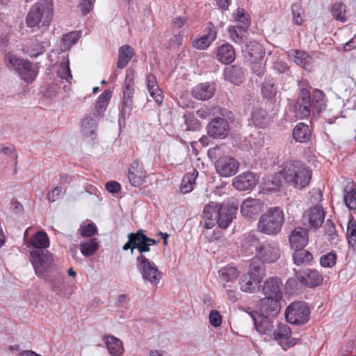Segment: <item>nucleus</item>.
<instances>
[{"instance_id":"obj_1","label":"nucleus","mask_w":356,"mask_h":356,"mask_svg":"<svg viewBox=\"0 0 356 356\" xmlns=\"http://www.w3.org/2000/svg\"><path fill=\"white\" fill-rule=\"evenodd\" d=\"M238 207L234 203L218 204L211 202L203 210L204 227L213 228L216 223L220 228L226 229L235 218Z\"/></svg>"},{"instance_id":"obj_2","label":"nucleus","mask_w":356,"mask_h":356,"mask_svg":"<svg viewBox=\"0 0 356 356\" xmlns=\"http://www.w3.org/2000/svg\"><path fill=\"white\" fill-rule=\"evenodd\" d=\"M279 174L287 184L300 190L309 184L312 171L303 162L290 160L284 163Z\"/></svg>"},{"instance_id":"obj_3","label":"nucleus","mask_w":356,"mask_h":356,"mask_svg":"<svg viewBox=\"0 0 356 356\" xmlns=\"http://www.w3.org/2000/svg\"><path fill=\"white\" fill-rule=\"evenodd\" d=\"M323 92L318 89L313 90L312 97L307 88H301L297 99L295 108L297 115L300 118H306L312 111L320 113L325 108Z\"/></svg>"},{"instance_id":"obj_4","label":"nucleus","mask_w":356,"mask_h":356,"mask_svg":"<svg viewBox=\"0 0 356 356\" xmlns=\"http://www.w3.org/2000/svg\"><path fill=\"white\" fill-rule=\"evenodd\" d=\"M53 16L52 0H39L33 4L26 18L27 26L48 27Z\"/></svg>"},{"instance_id":"obj_5","label":"nucleus","mask_w":356,"mask_h":356,"mask_svg":"<svg viewBox=\"0 0 356 356\" xmlns=\"http://www.w3.org/2000/svg\"><path fill=\"white\" fill-rule=\"evenodd\" d=\"M284 221L283 211L278 207L270 208L260 216L257 229L262 234L275 235L281 231Z\"/></svg>"},{"instance_id":"obj_6","label":"nucleus","mask_w":356,"mask_h":356,"mask_svg":"<svg viewBox=\"0 0 356 356\" xmlns=\"http://www.w3.org/2000/svg\"><path fill=\"white\" fill-rule=\"evenodd\" d=\"M4 60L8 67L17 71L21 79L27 83L32 82L37 76V70L28 60H24L10 53L5 56Z\"/></svg>"},{"instance_id":"obj_7","label":"nucleus","mask_w":356,"mask_h":356,"mask_svg":"<svg viewBox=\"0 0 356 356\" xmlns=\"http://www.w3.org/2000/svg\"><path fill=\"white\" fill-rule=\"evenodd\" d=\"M31 256L35 274L46 278V274L55 266L52 254L44 250H35L31 252Z\"/></svg>"},{"instance_id":"obj_8","label":"nucleus","mask_w":356,"mask_h":356,"mask_svg":"<svg viewBox=\"0 0 356 356\" xmlns=\"http://www.w3.org/2000/svg\"><path fill=\"white\" fill-rule=\"evenodd\" d=\"M284 314L290 324L302 325L309 321L310 309L304 302H294L286 307Z\"/></svg>"},{"instance_id":"obj_9","label":"nucleus","mask_w":356,"mask_h":356,"mask_svg":"<svg viewBox=\"0 0 356 356\" xmlns=\"http://www.w3.org/2000/svg\"><path fill=\"white\" fill-rule=\"evenodd\" d=\"M136 266L145 281L152 284H157L161 278V273L156 265L145 254H139L136 257Z\"/></svg>"},{"instance_id":"obj_10","label":"nucleus","mask_w":356,"mask_h":356,"mask_svg":"<svg viewBox=\"0 0 356 356\" xmlns=\"http://www.w3.org/2000/svg\"><path fill=\"white\" fill-rule=\"evenodd\" d=\"M325 215V211L321 206H314L303 213L302 216V225L307 228L316 229L322 225Z\"/></svg>"},{"instance_id":"obj_11","label":"nucleus","mask_w":356,"mask_h":356,"mask_svg":"<svg viewBox=\"0 0 356 356\" xmlns=\"http://www.w3.org/2000/svg\"><path fill=\"white\" fill-rule=\"evenodd\" d=\"M255 257L267 264L274 263L280 257V250L276 243L265 241L257 248Z\"/></svg>"},{"instance_id":"obj_12","label":"nucleus","mask_w":356,"mask_h":356,"mask_svg":"<svg viewBox=\"0 0 356 356\" xmlns=\"http://www.w3.org/2000/svg\"><path fill=\"white\" fill-rule=\"evenodd\" d=\"M217 172L221 177H231L238 170L239 163L233 157L225 156L220 157L215 163Z\"/></svg>"},{"instance_id":"obj_13","label":"nucleus","mask_w":356,"mask_h":356,"mask_svg":"<svg viewBox=\"0 0 356 356\" xmlns=\"http://www.w3.org/2000/svg\"><path fill=\"white\" fill-rule=\"evenodd\" d=\"M207 134L213 138H225L230 131L227 120L222 118H213L207 127Z\"/></svg>"},{"instance_id":"obj_14","label":"nucleus","mask_w":356,"mask_h":356,"mask_svg":"<svg viewBox=\"0 0 356 356\" xmlns=\"http://www.w3.org/2000/svg\"><path fill=\"white\" fill-rule=\"evenodd\" d=\"M252 318L254 321L256 330L261 334L271 335L274 330L275 316L259 314L257 312H252Z\"/></svg>"},{"instance_id":"obj_15","label":"nucleus","mask_w":356,"mask_h":356,"mask_svg":"<svg viewBox=\"0 0 356 356\" xmlns=\"http://www.w3.org/2000/svg\"><path fill=\"white\" fill-rule=\"evenodd\" d=\"M282 299L264 297L259 300L258 307L259 308V314L265 316H276L281 309L280 301Z\"/></svg>"},{"instance_id":"obj_16","label":"nucleus","mask_w":356,"mask_h":356,"mask_svg":"<svg viewBox=\"0 0 356 356\" xmlns=\"http://www.w3.org/2000/svg\"><path fill=\"white\" fill-rule=\"evenodd\" d=\"M128 178L131 186H140L146 178V172L143 164L139 161H134L129 168Z\"/></svg>"},{"instance_id":"obj_17","label":"nucleus","mask_w":356,"mask_h":356,"mask_svg":"<svg viewBox=\"0 0 356 356\" xmlns=\"http://www.w3.org/2000/svg\"><path fill=\"white\" fill-rule=\"evenodd\" d=\"M282 282L277 277H271L267 279L263 284L262 291L266 297H271L282 299Z\"/></svg>"},{"instance_id":"obj_18","label":"nucleus","mask_w":356,"mask_h":356,"mask_svg":"<svg viewBox=\"0 0 356 356\" xmlns=\"http://www.w3.org/2000/svg\"><path fill=\"white\" fill-rule=\"evenodd\" d=\"M263 203L258 199L248 198L241 205V213L246 218L252 219L262 210Z\"/></svg>"},{"instance_id":"obj_19","label":"nucleus","mask_w":356,"mask_h":356,"mask_svg":"<svg viewBox=\"0 0 356 356\" xmlns=\"http://www.w3.org/2000/svg\"><path fill=\"white\" fill-rule=\"evenodd\" d=\"M297 280L302 284L314 287L320 285L323 282V276L316 270H306L303 273H296Z\"/></svg>"},{"instance_id":"obj_20","label":"nucleus","mask_w":356,"mask_h":356,"mask_svg":"<svg viewBox=\"0 0 356 356\" xmlns=\"http://www.w3.org/2000/svg\"><path fill=\"white\" fill-rule=\"evenodd\" d=\"M257 182L256 175L251 172H246L234 179L233 186L238 190L246 191L254 187Z\"/></svg>"},{"instance_id":"obj_21","label":"nucleus","mask_w":356,"mask_h":356,"mask_svg":"<svg viewBox=\"0 0 356 356\" xmlns=\"http://www.w3.org/2000/svg\"><path fill=\"white\" fill-rule=\"evenodd\" d=\"M289 242L292 248L300 249L308 243V232L307 227H297L289 236Z\"/></svg>"},{"instance_id":"obj_22","label":"nucleus","mask_w":356,"mask_h":356,"mask_svg":"<svg viewBox=\"0 0 356 356\" xmlns=\"http://www.w3.org/2000/svg\"><path fill=\"white\" fill-rule=\"evenodd\" d=\"M219 281L221 285L236 283L240 273L236 267L227 265L218 271Z\"/></svg>"},{"instance_id":"obj_23","label":"nucleus","mask_w":356,"mask_h":356,"mask_svg":"<svg viewBox=\"0 0 356 356\" xmlns=\"http://www.w3.org/2000/svg\"><path fill=\"white\" fill-rule=\"evenodd\" d=\"M215 92L213 83H203L196 86L192 90L193 97L200 100H207L211 98Z\"/></svg>"},{"instance_id":"obj_24","label":"nucleus","mask_w":356,"mask_h":356,"mask_svg":"<svg viewBox=\"0 0 356 356\" xmlns=\"http://www.w3.org/2000/svg\"><path fill=\"white\" fill-rule=\"evenodd\" d=\"M208 32L193 42V47L198 49H206L216 38L217 31L211 22L207 26Z\"/></svg>"},{"instance_id":"obj_25","label":"nucleus","mask_w":356,"mask_h":356,"mask_svg":"<svg viewBox=\"0 0 356 356\" xmlns=\"http://www.w3.org/2000/svg\"><path fill=\"white\" fill-rule=\"evenodd\" d=\"M146 84L150 96L153 98L157 104H161L163 102V96L161 89L159 87L156 79L154 74H149L147 75Z\"/></svg>"},{"instance_id":"obj_26","label":"nucleus","mask_w":356,"mask_h":356,"mask_svg":"<svg viewBox=\"0 0 356 356\" xmlns=\"http://www.w3.org/2000/svg\"><path fill=\"white\" fill-rule=\"evenodd\" d=\"M260 283V281L246 273L241 276L238 284L241 291L247 293H252L256 291Z\"/></svg>"},{"instance_id":"obj_27","label":"nucleus","mask_w":356,"mask_h":356,"mask_svg":"<svg viewBox=\"0 0 356 356\" xmlns=\"http://www.w3.org/2000/svg\"><path fill=\"white\" fill-rule=\"evenodd\" d=\"M224 76L227 81L235 85H239L243 81L244 73L241 67L232 65L225 68Z\"/></svg>"},{"instance_id":"obj_28","label":"nucleus","mask_w":356,"mask_h":356,"mask_svg":"<svg viewBox=\"0 0 356 356\" xmlns=\"http://www.w3.org/2000/svg\"><path fill=\"white\" fill-rule=\"evenodd\" d=\"M266 262L259 259L257 257H254L250 261L248 272L252 277H255L261 282L262 280L266 275V266L264 265Z\"/></svg>"},{"instance_id":"obj_29","label":"nucleus","mask_w":356,"mask_h":356,"mask_svg":"<svg viewBox=\"0 0 356 356\" xmlns=\"http://www.w3.org/2000/svg\"><path fill=\"white\" fill-rule=\"evenodd\" d=\"M216 56L222 63L229 64L235 59V50L231 44H224L218 47Z\"/></svg>"},{"instance_id":"obj_30","label":"nucleus","mask_w":356,"mask_h":356,"mask_svg":"<svg viewBox=\"0 0 356 356\" xmlns=\"http://www.w3.org/2000/svg\"><path fill=\"white\" fill-rule=\"evenodd\" d=\"M104 341L112 356H120L123 353L122 342L120 339L113 336H105Z\"/></svg>"},{"instance_id":"obj_31","label":"nucleus","mask_w":356,"mask_h":356,"mask_svg":"<svg viewBox=\"0 0 356 356\" xmlns=\"http://www.w3.org/2000/svg\"><path fill=\"white\" fill-rule=\"evenodd\" d=\"M311 134L309 126L302 122L298 123L293 130V138L300 143L308 141L311 138Z\"/></svg>"},{"instance_id":"obj_32","label":"nucleus","mask_w":356,"mask_h":356,"mask_svg":"<svg viewBox=\"0 0 356 356\" xmlns=\"http://www.w3.org/2000/svg\"><path fill=\"white\" fill-rule=\"evenodd\" d=\"M252 120L255 126L264 127L269 123L270 118L265 110L256 107L252 112Z\"/></svg>"},{"instance_id":"obj_33","label":"nucleus","mask_w":356,"mask_h":356,"mask_svg":"<svg viewBox=\"0 0 356 356\" xmlns=\"http://www.w3.org/2000/svg\"><path fill=\"white\" fill-rule=\"evenodd\" d=\"M294 62L306 70H312V58L306 52L300 50L293 51Z\"/></svg>"},{"instance_id":"obj_34","label":"nucleus","mask_w":356,"mask_h":356,"mask_svg":"<svg viewBox=\"0 0 356 356\" xmlns=\"http://www.w3.org/2000/svg\"><path fill=\"white\" fill-rule=\"evenodd\" d=\"M30 244L36 250H44L49 246V237L44 232L39 231L33 236Z\"/></svg>"},{"instance_id":"obj_35","label":"nucleus","mask_w":356,"mask_h":356,"mask_svg":"<svg viewBox=\"0 0 356 356\" xmlns=\"http://www.w3.org/2000/svg\"><path fill=\"white\" fill-rule=\"evenodd\" d=\"M134 54V49L129 45H123L119 49V58L118 60V67L124 68Z\"/></svg>"},{"instance_id":"obj_36","label":"nucleus","mask_w":356,"mask_h":356,"mask_svg":"<svg viewBox=\"0 0 356 356\" xmlns=\"http://www.w3.org/2000/svg\"><path fill=\"white\" fill-rule=\"evenodd\" d=\"M197 176L198 172L196 170H193L192 173L184 175L180 186V191L182 193H188L193 189Z\"/></svg>"},{"instance_id":"obj_37","label":"nucleus","mask_w":356,"mask_h":356,"mask_svg":"<svg viewBox=\"0 0 356 356\" xmlns=\"http://www.w3.org/2000/svg\"><path fill=\"white\" fill-rule=\"evenodd\" d=\"M293 259L294 264L298 266L307 265L312 261L313 256L305 249H296L293 254Z\"/></svg>"},{"instance_id":"obj_38","label":"nucleus","mask_w":356,"mask_h":356,"mask_svg":"<svg viewBox=\"0 0 356 356\" xmlns=\"http://www.w3.org/2000/svg\"><path fill=\"white\" fill-rule=\"evenodd\" d=\"M81 252L85 257H90L95 254L99 248L97 239L92 238L84 242H81L79 245Z\"/></svg>"},{"instance_id":"obj_39","label":"nucleus","mask_w":356,"mask_h":356,"mask_svg":"<svg viewBox=\"0 0 356 356\" xmlns=\"http://www.w3.org/2000/svg\"><path fill=\"white\" fill-rule=\"evenodd\" d=\"M137 232L140 242L139 254H145V253L150 250L151 245H156L159 242V240L156 241L155 239L147 237L145 234H144V231L143 229H138Z\"/></svg>"},{"instance_id":"obj_40","label":"nucleus","mask_w":356,"mask_h":356,"mask_svg":"<svg viewBox=\"0 0 356 356\" xmlns=\"http://www.w3.org/2000/svg\"><path fill=\"white\" fill-rule=\"evenodd\" d=\"M111 97V92L109 90H106L99 97L95 105V115L101 116L102 113L106 110L108 102Z\"/></svg>"},{"instance_id":"obj_41","label":"nucleus","mask_w":356,"mask_h":356,"mask_svg":"<svg viewBox=\"0 0 356 356\" xmlns=\"http://www.w3.org/2000/svg\"><path fill=\"white\" fill-rule=\"evenodd\" d=\"M276 329L273 331V337L275 341H280L285 338H289L291 334V330L289 325L285 323L277 321Z\"/></svg>"},{"instance_id":"obj_42","label":"nucleus","mask_w":356,"mask_h":356,"mask_svg":"<svg viewBox=\"0 0 356 356\" xmlns=\"http://www.w3.org/2000/svg\"><path fill=\"white\" fill-rule=\"evenodd\" d=\"M46 51V48L42 42L39 41L38 39L31 40V44L26 47V53L31 58H37L42 55Z\"/></svg>"},{"instance_id":"obj_43","label":"nucleus","mask_w":356,"mask_h":356,"mask_svg":"<svg viewBox=\"0 0 356 356\" xmlns=\"http://www.w3.org/2000/svg\"><path fill=\"white\" fill-rule=\"evenodd\" d=\"M248 28L243 26H233L229 27L228 32L230 36V38L235 42L238 44L242 43L243 40V38L245 35L247 29Z\"/></svg>"},{"instance_id":"obj_44","label":"nucleus","mask_w":356,"mask_h":356,"mask_svg":"<svg viewBox=\"0 0 356 356\" xmlns=\"http://www.w3.org/2000/svg\"><path fill=\"white\" fill-rule=\"evenodd\" d=\"M261 92L264 98L273 99L277 94V88L272 79H265L261 86Z\"/></svg>"},{"instance_id":"obj_45","label":"nucleus","mask_w":356,"mask_h":356,"mask_svg":"<svg viewBox=\"0 0 356 356\" xmlns=\"http://www.w3.org/2000/svg\"><path fill=\"white\" fill-rule=\"evenodd\" d=\"M259 245V240L254 233L249 232L244 235L242 246L246 250L251 251L252 248H254L257 252V248Z\"/></svg>"},{"instance_id":"obj_46","label":"nucleus","mask_w":356,"mask_h":356,"mask_svg":"<svg viewBox=\"0 0 356 356\" xmlns=\"http://www.w3.org/2000/svg\"><path fill=\"white\" fill-rule=\"evenodd\" d=\"M133 94H127L126 92H123V101L122 104V108L120 111L121 117L120 118H125L129 116L131 111L132 110V97ZM121 119H120V121Z\"/></svg>"},{"instance_id":"obj_47","label":"nucleus","mask_w":356,"mask_h":356,"mask_svg":"<svg viewBox=\"0 0 356 356\" xmlns=\"http://www.w3.org/2000/svg\"><path fill=\"white\" fill-rule=\"evenodd\" d=\"M97 127V122L94 118L86 117L83 119L81 124L82 133L85 136H92L95 134Z\"/></svg>"},{"instance_id":"obj_48","label":"nucleus","mask_w":356,"mask_h":356,"mask_svg":"<svg viewBox=\"0 0 356 356\" xmlns=\"http://www.w3.org/2000/svg\"><path fill=\"white\" fill-rule=\"evenodd\" d=\"M128 241L123 245L122 249L124 250H131V254L134 253V250L137 249L140 253V242L138 235V232L134 233H129L127 235Z\"/></svg>"},{"instance_id":"obj_49","label":"nucleus","mask_w":356,"mask_h":356,"mask_svg":"<svg viewBox=\"0 0 356 356\" xmlns=\"http://www.w3.org/2000/svg\"><path fill=\"white\" fill-rule=\"evenodd\" d=\"M346 5L343 3H336L332 6L331 13L334 18L341 22L347 21L346 17Z\"/></svg>"},{"instance_id":"obj_50","label":"nucleus","mask_w":356,"mask_h":356,"mask_svg":"<svg viewBox=\"0 0 356 356\" xmlns=\"http://www.w3.org/2000/svg\"><path fill=\"white\" fill-rule=\"evenodd\" d=\"M81 37V32L72 31L63 36L62 42L64 49H69Z\"/></svg>"},{"instance_id":"obj_51","label":"nucleus","mask_w":356,"mask_h":356,"mask_svg":"<svg viewBox=\"0 0 356 356\" xmlns=\"http://www.w3.org/2000/svg\"><path fill=\"white\" fill-rule=\"evenodd\" d=\"M346 236L349 245L352 247L356 246V221L353 218L348 222Z\"/></svg>"},{"instance_id":"obj_52","label":"nucleus","mask_w":356,"mask_h":356,"mask_svg":"<svg viewBox=\"0 0 356 356\" xmlns=\"http://www.w3.org/2000/svg\"><path fill=\"white\" fill-rule=\"evenodd\" d=\"M47 279L51 284V290L56 292L58 295H60L64 284L63 275L60 273H57L53 277H49Z\"/></svg>"},{"instance_id":"obj_53","label":"nucleus","mask_w":356,"mask_h":356,"mask_svg":"<svg viewBox=\"0 0 356 356\" xmlns=\"http://www.w3.org/2000/svg\"><path fill=\"white\" fill-rule=\"evenodd\" d=\"M225 290L227 298L232 302H236L239 298V293L237 291V284H230L222 285Z\"/></svg>"},{"instance_id":"obj_54","label":"nucleus","mask_w":356,"mask_h":356,"mask_svg":"<svg viewBox=\"0 0 356 356\" xmlns=\"http://www.w3.org/2000/svg\"><path fill=\"white\" fill-rule=\"evenodd\" d=\"M186 131H197L200 129V122L195 118L193 113H186L184 115Z\"/></svg>"},{"instance_id":"obj_55","label":"nucleus","mask_w":356,"mask_h":356,"mask_svg":"<svg viewBox=\"0 0 356 356\" xmlns=\"http://www.w3.org/2000/svg\"><path fill=\"white\" fill-rule=\"evenodd\" d=\"M57 74L60 79L66 80L67 82H70L72 79L68 59L65 61L61 62L58 69Z\"/></svg>"},{"instance_id":"obj_56","label":"nucleus","mask_w":356,"mask_h":356,"mask_svg":"<svg viewBox=\"0 0 356 356\" xmlns=\"http://www.w3.org/2000/svg\"><path fill=\"white\" fill-rule=\"evenodd\" d=\"M234 19L238 22L242 23L243 26H245L247 28L249 27L250 25V17L249 15L245 11L243 8H238L236 13H234Z\"/></svg>"},{"instance_id":"obj_57","label":"nucleus","mask_w":356,"mask_h":356,"mask_svg":"<svg viewBox=\"0 0 356 356\" xmlns=\"http://www.w3.org/2000/svg\"><path fill=\"white\" fill-rule=\"evenodd\" d=\"M337 255L334 253L329 252L321 257L320 263L323 267L332 268L336 264Z\"/></svg>"},{"instance_id":"obj_58","label":"nucleus","mask_w":356,"mask_h":356,"mask_svg":"<svg viewBox=\"0 0 356 356\" xmlns=\"http://www.w3.org/2000/svg\"><path fill=\"white\" fill-rule=\"evenodd\" d=\"M134 72L131 70H127L126 72V77L124 80V92L127 94L134 93Z\"/></svg>"},{"instance_id":"obj_59","label":"nucleus","mask_w":356,"mask_h":356,"mask_svg":"<svg viewBox=\"0 0 356 356\" xmlns=\"http://www.w3.org/2000/svg\"><path fill=\"white\" fill-rule=\"evenodd\" d=\"M344 202L351 210H356V189H353L344 195Z\"/></svg>"},{"instance_id":"obj_60","label":"nucleus","mask_w":356,"mask_h":356,"mask_svg":"<svg viewBox=\"0 0 356 356\" xmlns=\"http://www.w3.org/2000/svg\"><path fill=\"white\" fill-rule=\"evenodd\" d=\"M65 191L66 188L65 186H56L47 194V199L49 202H54L65 194Z\"/></svg>"},{"instance_id":"obj_61","label":"nucleus","mask_w":356,"mask_h":356,"mask_svg":"<svg viewBox=\"0 0 356 356\" xmlns=\"http://www.w3.org/2000/svg\"><path fill=\"white\" fill-rule=\"evenodd\" d=\"M293 22L297 25H300L303 22V11L298 3H293L291 6Z\"/></svg>"},{"instance_id":"obj_62","label":"nucleus","mask_w":356,"mask_h":356,"mask_svg":"<svg viewBox=\"0 0 356 356\" xmlns=\"http://www.w3.org/2000/svg\"><path fill=\"white\" fill-rule=\"evenodd\" d=\"M97 231V227L93 223H88L79 229V232L82 237H90L93 236Z\"/></svg>"},{"instance_id":"obj_63","label":"nucleus","mask_w":356,"mask_h":356,"mask_svg":"<svg viewBox=\"0 0 356 356\" xmlns=\"http://www.w3.org/2000/svg\"><path fill=\"white\" fill-rule=\"evenodd\" d=\"M299 339L291 337L290 336L289 338H285L282 340H280L279 344L283 350H286L295 346L299 342Z\"/></svg>"},{"instance_id":"obj_64","label":"nucleus","mask_w":356,"mask_h":356,"mask_svg":"<svg viewBox=\"0 0 356 356\" xmlns=\"http://www.w3.org/2000/svg\"><path fill=\"white\" fill-rule=\"evenodd\" d=\"M209 322L213 327H218L222 323V316L217 310H211L209 314Z\"/></svg>"}]
</instances>
